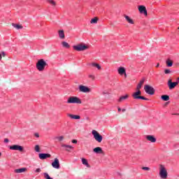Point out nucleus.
Wrapping results in <instances>:
<instances>
[{
	"label": "nucleus",
	"mask_w": 179,
	"mask_h": 179,
	"mask_svg": "<svg viewBox=\"0 0 179 179\" xmlns=\"http://www.w3.org/2000/svg\"><path fill=\"white\" fill-rule=\"evenodd\" d=\"M45 66H47V62L43 59H39L36 63V69H38L39 72H43V71L45 69Z\"/></svg>",
	"instance_id": "obj_1"
},
{
	"label": "nucleus",
	"mask_w": 179,
	"mask_h": 179,
	"mask_svg": "<svg viewBox=\"0 0 179 179\" xmlns=\"http://www.w3.org/2000/svg\"><path fill=\"white\" fill-rule=\"evenodd\" d=\"M67 104H82V100L78 96H70L67 99Z\"/></svg>",
	"instance_id": "obj_2"
},
{
	"label": "nucleus",
	"mask_w": 179,
	"mask_h": 179,
	"mask_svg": "<svg viewBox=\"0 0 179 179\" xmlns=\"http://www.w3.org/2000/svg\"><path fill=\"white\" fill-rule=\"evenodd\" d=\"M141 94L142 92H141L140 90H136V92H134L131 96L134 100H148L147 98H145V96H141Z\"/></svg>",
	"instance_id": "obj_3"
},
{
	"label": "nucleus",
	"mask_w": 179,
	"mask_h": 179,
	"mask_svg": "<svg viewBox=\"0 0 179 179\" xmlns=\"http://www.w3.org/2000/svg\"><path fill=\"white\" fill-rule=\"evenodd\" d=\"M73 48L76 51H86V50H89V46L83 43H80L77 45H73Z\"/></svg>",
	"instance_id": "obj_4"
},
{
	"label": "nucleus",
	"mask_w": 179,
	"mask_h": 179,
	"mask_svg": "<svg viewBox=\"0 0 179 179\" xmlns=\"http://www.w3.org/2000/svg\"><path fill=\"white\" fill-rule=\"evenodd\" d=\"M92 134L95 141H96V142L99 143H101V141H103V136L100 135V134H99L96 130H92Z\"/></svg>",
	"instance_id": "obj_5"
},
{
	"label": "nucleus",
	"mask_w": 179,
	"mask_h": 179,
	"mask_svg": "<svg viewBox=\"0 0 179 179\" xmlns=\"http://www.w3.org/2000/svg\"><path fill=\"white\" fill-rule=\"evenodd\" d=\"M159 176L161 178H167V170L166 169V168H164L163 165H160Z\"/></svg>",
	"instance_id": "obj_6"
},
{
	"label": "nucleus",
	"mask_w": 179,
	"mask_h": 179,
	"mask_svg": "<svg viewBox=\"0 0 179 179\" xmlns=\"http://www.w3.org/2000/svg\"><path fill=\"white\" fill-rule=\"evenodd\" d=\"M144 90L147 94H150V96H153V94H155V88L150 85H145Z\"/></svg>",
	"instance_id": "obj_7"
},
{
	"label": "nucleus",
	"mask_w": 179,
	"mask_h": 179,
	"mask_svg": "<svg viewBox=\"0 0 179 179\" xmlns=\"http://www.w3.org/2000/svg\"><path fill=\"white\" fill-rule=\"evenodd\" d=\"M78 89L81 93H90L92 92L90 88L85 85H79Z\"/></svg>",
	"instance_id": "obj_8"
},
{
	"label": "nucleus",
	"mask_w": 179,
	"mask_h": 179,
	"mask_svg": "<svg viewBox=\"0 0 179 179\" xmlns=\"http://www.w3.org/2000/svg\"><path fill=\"white\" fill-rule=\"evenodd\" d=\"M169 90H173V89H174L176 87V86H178V82H174L173 83L171 79H169L168 80V83H167Z\"/></svg>",
	"instance_id": "obj_9"
},
{
	"label": "nucleus",
	"mask_w": 179,
	"mask_h": 179,
	"mask_svg": "<svg viewBox=\"0 0 179 179\" xmlns=\"http://www.w3.org/2000/svg\"><path fill=\"white\" fill-rule=\"evenodd\" d=\"M52 166L53 169H56L57 170H59V159L58 158H55L54 159V162H52Z\"/></svg>",
	"instance_id": "obj_10"
},
{
	"label": "nucleus",
	"mask_w": 179,
	"mask_h": 179,
	"mask_svg": "<svg viewBox=\"0 0 179 179\" xmlns=\"http://www.w3.org/2000/svg\"><path fill=\"white\" fill-rule=\"evenodd\" d=\"M10 150H19V152H22L23 150V147L19 145H13L10 146Z\"/></svg>",
	"instance_id": "obj_11"
},
{
	"label": "nucleus",
	"mask_w": 179,
	"mask_h": 179,
	"mask_svg": "<svg viewBox=\"0 0 179 179\" xmlns=\"http://www.w3.org/2000/svg\"><path fill=\"white\" fill-rule=\"evenodd\" d=\"M138 11L140 12V13H143L145 16H148V10H146V7H145L144 6H139Z\"/></svg>",
	"instance_id": "obj_12"
},
{
	"label": "nucleus",
	"mask_w": 179,
	"mask_h": 179,
	"mask_svg": "<svg viewBox=\"0 0 179 179\" xmlns=\"http://www.w3.org/2000/svg\"><path fill=\"white\" fill-rule=\"evenodd\" d=\"M145 138L147 141H148V142H151V143H155L156 142V137L153 135H147Z\"/></svg>",
	"instance_id": "obj_13"
},
{
	"label": "nucleus",
	"mask_w": 179,
	"mask_h": 179,
	"mask_svg": "<svg viewBox=\"0 0 179 179\" xmlns=\"http://www.w3.org/2000/svg\"><path fill=\"white\" fill-rule=\"evenodd\" d=\"M124 17L125 18V20L127 22V23H129V24H135V21H134V20H132L131 17L124 15Z\"/></svg>",
	"instance_id": "obj_14"
},
{
	"label": "nucleus",
	"mask_w": 179,
	"mask_h": 179,
	"mask_svg": "<svg viewBox=\"0 0 179 179\" xmlns=\"http://www.w3.org/2000/svg\"><path fill=\"white\" fill-rule=\"evenodd\" d=\"M48 157H51V155L45 153L39 154V159H41V160H44L45 159H48Z\"/></svg>",
	"instance_id": "obj_15"
},
{
	"label": "nucleus",
	"mask_w": 179,
	"mask_h": 179,
	"mask_svg": "<svg viewBox=\"0 0 179 179\" xmlns=\"http://www.w3.org/2000/svg\"><path fill=\"white\" fill-rule=\"evenodd\" d=\"M129 97V95H128V94L121 96L120 97V99L117 100V101H118V103H122V101H124L125 100H128Z\"/></svg>",
	"instance_id": "obj_16"
},
{
	"label": "nucleus",
	"mask_w": 179,
	"mask_h": 179,
	"mask_svg": "<svg viewBox=\"0 0 179 179\" xmlns=\"http://www.w3.org/2000/svg\"><path fill=\"white\" fill-rule=\"evenodd\" d=\"M67 116L69 118H71V120H80V116L78 115H73V114L69 113V114H67Z\"/></svg>",
	"instance_id": "obj_17"
},
{
	"label": "nucleus",
	"mask_w": 179,
	"mask_h": 179,
	"mask_svg": "<svg viewBox=\"0 0 179 179\" xmlns=\"http://www.w3.org/2000/svg\"><path fill=\"white\" fill-rule=\"evenodd\" d=\"M117 72L119 75H124V76H127V73L125 72V68L124 67H120L117 69Z\"/></svg>",
	"instance_id": "obj_18"
},
{
	"label": "nucleus",
	"mask_w": 179,
	"mask_h": 179,
	"mask_svg": "<svg viewBox=\"0 0 179 179\" xmlns=\"http://www.w3.org/2000/svg\"><path fill=\"white\" fill-rule=\"evenodd\" d=\"M93 152L97 155H101V153H103V149H101L100 147H96L93 149Z\"/></svg>",
	"instance_id": "obj_19"
},
{
	"label": "nucleus",
	"mask_w": 179,
	"mask_h": 179,
	"mask_svg": "<svg viewBox=\"0 0 179 179\" xmlns=\"http://www.w3.org/2000/svg\"><path fill=\"white\" fill-rule=\"evenodd\" d=\"M58 34H59V38L61 40H64L65 38V33L64 32V30L60 29L58 31Z\"/></svg>",
	"instance_id": "obj_20"
},
{
	"label": "nucleus",
	"mask_w": 179,
	"mask_h": 179,
	"mask_svg": "<svg viewBox=\"0 0 179 179\" xmlns=\"http://www.w3.org/2000/svg\"><path fill=\"white\" fill-rule=\"evenodd\" d=\"M14 171L17 174H20V173H25V171H27V168H21V169H15Z\"/></svg>",
	"instance_id": "obj_21"
},
{
	"label": "nucleus",
	"mask_w": 179,
	"mask_h": 179,
	"mask_svg": "<svg viewBox=\"0 0 179 179\" xmlns=\"http://www.w3.org/2000/svg\"><path fill=\"white\" fill-rule=\"evenodd\" d=\"M62 148H66V152H70L71 150L73 149L72 145H66V144H62Z\"/></svg>",
	"instance_id": "obj_22"
},
{
	"label": "nucleus",
	"mask_w": 179,
	"mask_h": 179,
	"mask_svg": "<svg viewBox=\"0 0 179 179\" xmlns=\"http://www.w3.org/2000/svg\"><path fill=\"white\" fill-rule=\"evenodd\" d=\"M143 83H145V78H143L138 84L136 90H141V89H142V85H143Z\"/></svg>",
	"instance_id": "obj_23"
},
{
	"label": "nucleus",
	"mask_w": 179,
	"mask_h": 179,
	"mask_svg": "<svg viewBox=\"0 0 179 179\" xmlns=\"http://www.w3.org/2000/svg\"><path fill=\"white\" fill-rule=\"evenodd\" d=\"M12 26L17 30H20V29H23V26L22 24L13 23Z\"/></svg>",
	"instance_id": "obj_24"
},
{
	"label": "nucleus",
	"mask_w": 179,
	"mask_h": 179,
	"mask_svg": "<svg viewBox=\"0 0 179 179\" xmlns=\"http://www.w3.org/2000/svg\"><path fill=\"white\" fill-rule=\"evenodd\" d=\"M92 66H93V68H96V69H98V71H100L101 69V66H100V64L96 63V62H93L91 64Z\"/></svg>",
	"instance_id": "obj_25"
},
{
	"label": "nucleus",
	"mask_w": 179,
	"mask_h": 179,
	"mask_svg": "<svg viewBox=\"0 0 179 179\" xmlns=\"http://www.w3.org/2000/svg\"><path fill=\"white\" fill-rule=\"evenodd\" d=\"M81 160L84 166H86V167H87L88 169H90V164H89V162H87V159L83 158Z\"/></svg>",
	"instance_id": "obj_26"
},
{
	"label": "nucleus",
	"mask_w": 179,
	"mask_h": 179,
	"mask_svg": "<svg viewBox=\"0 0 179 179\" xmlns=\"http://www.w3.org/2000/svg\"><path fill=\"white\" fill-rule=\"evenodd\" d=\"M62 45L63 48H71V45H69V43H68V42L66 41H62Z\"/></svg>",
	"instance_id": "obj_27"
},
{
	"label": "nucleus",
	"mask_w": 179,
	"mask_h": 179,
	"mask_svg": "<svg viewBox=\"0 0 179 179\" xmlns=\"http://www.w3.org/2000/svg\"><path fill=\"white\" fill-rule=\"evenodd\" d=\"M161 99L164 100V101H169V100H170V96H169V95H162Z\"/></svg>",
	"instance_id": "obj_28"
},
{
	"label": "nucleus",
	"mask_w": 179,
	"mask_h": 179,
	"mask_svg": "<svg viewBox=\"0 0 179 179\" xmlns=\"http://www.w3.org/2000/svg\"><path fill=\"white\" fill-rule=\"evenodd\" d=\"M166 62V66H169V68L173 66V61H171V59H168Z\"/></svg>",
	"instance_id": "obj_29"
},
{
	"label": "nucleus",
	"mask_w": 179,
	"mask_h": 179,
	"mask_svg": "<svg viewBox=\"0 0 179 179\" xmlns=\"http://www.w3.org/2000/svg\"><path fill=\"white\" fill-rule=\"evenodd\" d=\"M55 139H57L58 142H62L64 139H65V137L64 136H56Z\"/></svg>",
	"instance_id": "obj_30"
},
{
	"label": "nucleus",
	"mask_w": 179,
	"mask_h": 179,
	"mask_svg": "<svg viewBox=\"0 0 179 179\" xmlns=\"http://www.w3.org/2000/svg\"><path fill=\"white\" fill-rule=\"evenodd\" d=\"M98 21H99V19L97 17H94L91 20L90 23L91 24H96Z\"/></svg>",
	"instance_id": "obj_31"
},
{
	"label": "nucleus",
	"mask_w": 179,
	"mask_h": 179,
	"mask_svg": "<svg viewBox=\"0 0 179 179\" xmlns=\"http://www.w3.org/2000/svg\"><path fill=\"white\" fill-rule=\"evenodd\" d=\"M47 1H48V2H49V3H50L53 6H55L57 5V3H55V1L54 0H47Z\"/></svg>",
	"instance_id": "obj_32"
},
{
	"label": "nucleus",
	"mask_w": 179,
	"mask_h": 179,
	"mask_svg": "<svg viewBox=\"0 0 179 179\" xmlns=\"http://www.w3.org/2000/svg\"><path fill=\"white\" fill-rule=\"evenodd\" d=\"M34 150L36 151L38 153H40V145H35Z\"/></svg>",
	"instance_id": "obj_33"
},
{
	"label": "nucleus",
	"mask_w": 179,
	"mask_h": 179,
	"mask_svg": "<svg viewBox=\"0 0 179 179\" xmlns=\"http://www.w3.org/2000/svg\"><path fill=\"white\" fill-rule=\"evenodd\" d=\"M142 170H145V171H150V168H149L148 166H143V167H142Z\"/></svg>",
	"instance_id": "obj_34"
},
{
	"label": "nucleus",
	"mask_w": 179,
	"mask_h": 179,
	"mask_svg": "<svg viewBox=\"0 0 179 179\" xmlns=\"http://www.w3.org/2000/svg\"><path fill=\"white\" fill-rule=\"evenodd\" d=\"M88 76L90 79H92V80H94V79H96V77L92 74H90Z\"/></svg>",
	"instance_id": "obj_35"
},
{
	"label": "nucleus",
	"mask_w": 179,
	"mask_h": 179,
	"mask_svg": "<svg viewBox=\"0 0 179 179\" xmlns=\"http://www.w3.org/2000/svg\"><path fill=\"white\" fill-rule=\"evenodd\" d=\"M164 73L166 75H169V73H171V71H170V69H165Z\"/></svg>",
	"instance_id": "obj_36"
},
{
	"label": "nucleus",
	"mask_w": 179,
	"mask_h": 179,
	"mask_svg": "<svg viewBox=\"0 0 179 179\" xmlns=\"http://www.w3.org/2000/svg\"><path fill=\"white\" fill-rule=\"evenodd\" d=\"M0 55H1V59H2V57H6V53L5 52H1V53H0Z\"/></svg>",
	"instance_id": "obj_37"
},
{
	"label": "nucleus",
	"mask_w": 179,
	"mask_h": 179,
	"mask_svg": "<svg viewBox=\"0 0 179 179\" xmlns=\"http://www.w3.org/2000/svg\"><path fill=\"white\" fill-rule=\"evenodd\" d=\"M35 173H41V169L38 168L36 169Z\"/></svg>",
	"instance_id": "obj_38"
},
{
	"label": "nucleus",
	"mask_w": 179,
	"mask_h": 179,
	"mask_svg": "<svg viewBox=\"0 0 179 179\" xmlns=\"http://www.w3.org/2000/svg\"><path fill=\"white\" fill-rule=\"evenodd\" d=\"M34 136H36V138H40V135L38 134V133H35Z\"/></svg>",
	"instance_id": "obj_39"
},
{
	"label": "nucleus",
	"mask_w": 179,
	"mask_h": 179,
	"mask_svg": "<svg viewBox=\"0 0 179 179\" xmlns=\"http://www.w3.org/2000/svg\"><path fill=\"white\" fill-rule=\"evenodd\" d=\"M72 143H78V140H72Z\"/></svg>",
	"instance_id": "obj_40"
},
{
	"label": "nucleus",
	"mask_w": 179,
	"mask_h": 179,
	"mask_svg": "<svg viewBox=\"0 0 179 179\" xmlns=\"http://www.w3.org/2000/svg\"><path fill=\"white\" fill-rule=\"evenodd\" d=\"M4 142H5V143H8L9 142V139L5 138Z\"/></svg>",
	"instance_id": "obj_41"
},
{
	"label": "nucleus",
	"mask_w": 179,
	"mask_h": 179,
	"mask_svg": "<svg viewBox=\"0 0 179 179\" xmlns=\"http://www.w3.org/2000/svg\"><path fill=\"white\" fill-rule=\"evenodd\" d=\"M156 66L157 68H159V66H160V64L158 63Z\"/></svg>",
	"instance_id": "obj_42"
},
{
	"label": "nucleus",
	"mask_w": 179,
	"mask_h": 179,
	"mask_svg": "<svg viewBox=\"0 0 179 179\" xmlns=\"http://www.w3.org/2000/svg\"><path fill=\"white\" fill-rule=\"evenodd\" d=\"M117 111H119V112L121 111V108H118Z\"/></svg>",
	"instance_id": "obj_43"
},
{
	"label": "nucleus",
	"mask_w": 179,
	"mask_h": 179,
	"mask_svg": "<svg viewBox=\"0 0 179 179\" xmlns=\"http://www.w3.org/2000/svg\"><path fill=\"white\" fill-rule=\"evenodd\" d=\"M122 113H125L126 110L125 109H122Z\"/></svg>",
	"instance_id": "obj_44"
},
{
	"label": "nucleus",
	"mask_w": 179,
	"mask_h": 179,
	"mask_svg": "<svg viewBox=\"0 0 179 179\" xmlns=\"http://www.w3.org/2000/svg\"><path fill=\"white\" fill-rule=\"evenodd\" d=\"M173 115H178V113H173V114H172Z\"/></svg>",
	"instance_id": "obj_45"
},
{
	"label": "nucleus",
	"mask_w": 179,
	"mask_h": 179,
	"mask_svg": "<svg viewBox=\"0 0 179 179\" xmlns=\"http://www.w3.org/2000/svg\"><path fill=\"white\" fill-rule=\"evenodd\" d=\"M1 156H2V153H1V152H0V157H1Z\"/></svg>",
	"instance_id": "obj_46"
},
{
	"label": "nucleus",
	"mask_w": 179,
	"mask_h": 179,
	"mask_svg": "<svg viewBox=\"0 0 179 179\" xmlns=\"http://www.w3.org/2000/svg\"><path fill=\"white\" fill-rule=\"evenodd\" d=\"M178 29H179V27H178Z\"/></svg>",
	"instance_id": "obj_47"
}]
</instances>
